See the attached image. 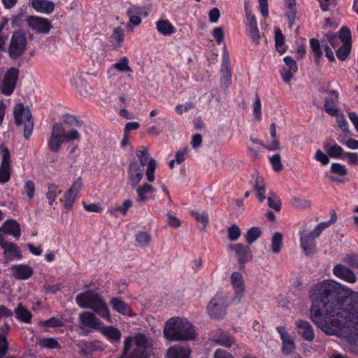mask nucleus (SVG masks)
<instances>
[{
    "label": "nucleus",
    "mask_w": 358,
    "mask_h": 358,
    "mask_svg": "<svg viewBox=\"0 0 358 358\" xmlns=\"http://www.w3.org/2000/svg\"><path fill=\"white\" fill-rule=\"evenodd\" d=\"M348 290L331 279L317 282L309 290L310 318L327 335H338L350 322L358 330V292L346 296Z\"/></svg>",
    "instance_id": "obj_1"
},
{
    "label": "nucleus",
    "mask_w": 358,
    "mask_h": 358,
    "mask_svg": "<svg viewBox=\"0 0 358 358\" xmlns=\"http://www.w3.org/2000/svg\"><path fill=\"white\" fill-rule=\"evenodd\" d=\"M76 301L80 308L93 310V312L85 311L79 314L78 331L80 335L87 336L93 330L99 331L103 322L96 316L95 313L108 322H112L109 308L101 294L86 289L85 292L76 296Z\"/></svg>",
    "instance_id": "obj_2"
},
{
    "label": "nucleus",
    "mask_w": 358,
    "mask_h": 358,
    "mask_svg": "<svg viewBox=\"0 0 358 358\" xmlns=\"http://www.w3.org/2000/svg\"><path fill=\"white\" fill-rule=\"evenodd\" d=\"M164 336L169 341H193L196 338L194 326L187 319L171 317L166 323Z\"/></svg>",
    "instance_id": "obj_3"
},
{
    "label": "nucleus",
    "mask_w": 358,
    "mask_h": 358,
    "mask_svg": "<svg viewBox=\"0 0 358 358\" xmlns=\"http://www.w3.org/2000/svg\"><path fill=\"white\" fill-rule=\"evenodd\" d=\"M323 231L324 229L320 227L319 224L313 231L309 232H306L304 229H299L301 247L306 256H311L315 252V239L320 236Z\"/></svg>",
    "instance_id": "obj_4"
},
{
    "label": "nucleus",
    "mask_w": 358,
    "mask_h": 358,
    "mask_svg": "<svg viewBox=\"0 0 358 358\" xmlns=\"http://www.w3.org/2000/svg\"><path fill=\"white\" fill-rule=\"evenodd\" d=\"M15 124L17 126H20L23 122V117L25 118L26 122L24 126V138L28 140L32 134L34 128V122L32 115L30 110L27 108H25L23 103H18L15 105L13 110Z\"/></svg>",
    "instance_id": "obj_5"
},
{
    "label": "nucleus",
    "mask_w": 358,
    "mask_h": 358,
    "mask_svg": "<svg viewBox=\"0 0 358 358\" xmlns=\"http://www.w3.org/2000/svg\"><path fill=\"white\" fill-rule=\"evenodd\" d=\"M27 41L25 35L21 31H15L11 37L8 46V55L12 59L20 57L25 51Z\"/></svg>",
    "instance_id": "obj_6"
},
{
    "label": "nucleus",
    "mask_w": 358,
    "mask_h": 358,
    "mask_svg": "<svg viewBox=\"0 0 358 358\" xmlns=\"http://www.w3.org/2000/svg\"><path fill=\"white\" fill-rule=\"evenodd\" d=\"M227 306L224 298L217 294L208 303L206 308L207 313L211 318L222 319L226 314Z\"/></svg>",
    "instance_id": "obj_7"
},
{
    "label": "nucleus",
    "mask_w": 358,
    "mask_h": 358,
    "mask_svg": "<svg viewBox=\"0 0 358 358\" xmlns=\"http://www.w3.org/2000/svg\"><path fill=\"white\" fill-rule=\"evenodd\" d=\"M19 70L14 67L7 70L1 87V92L3 95L10 96L13 94L19 77Z\"/></svg>",
    "instance_id": "obj_8"
},
{
    "label": "nucleus",
    "mask_w": 358,
    "mask_h": 358,
    "mask_svg": "<svg viewBox=\"0 0 358 358\" xmlns=\"http://www.w3.org/2000/svg\"><path fill=\"white\" fill-rule=\"evenodd\" d=\"M26 21L27 26L38 34H48L52 28L50 21L43 17L29 15L27 17Z\"/></svg>",
    "instance_id": "obj_9"
},
{
    "label": "nucleus",
    "mask_w": 358,
    "mask_h": 358,
    "mask_svg": "<svg viewBox=\"0 0 358 358\" xmlns=\"http://www.w3.org/2000/svg\"><path fill=\"white\" fill-rule=\"evenodd\" d=\"M229 248L235 252L241 270L245 268V263L252 260L253 256L249 245L243 243L231 245Z\"/></svg>",
    "instance_id": "obj_10"
},
{
    "label": "nucleus",
    "mask_w": 358,
    "mask_h": 358,
    "mask_svg": "<svg viewBox=\"0 0 358 358\" xmlns=\"http://www.w3.org/2000/svg\"><path fill=\"white\" fill-rule=\"evenodd\" d=\"M144 167L138 165V162L134 159L130 162L127 169V178L130 185L135 188L143 178Z\"/></svg>",
    "instance_id": "obj_11"
},
{
    "label": "nucleus",
    "mask_w": 358,
    "mask_h": 358,
    "mask_svg": "<svg viewBox=\"0 0 358 358\" xmlns=\"http://www.w3.org/2000/svg\"><path fill=\"white\" fill-rule=\"evenodd\" d=\"M78 354L83 357H91L94 353L99 350V342L96 341H79L77 344Z\"/></svg>",
    "instance_id": "obj_12"
},
{
    "label": "nucleus",
    "mask_w": 358,
    "mask_h": 358,
    "mask_svg": "<svg viewBox=\"0 0 358 358\" xmlns=\"http://www.w3.org/2000/svg\"><path fill=\"white\" fill-rule=\"evenodd\" d=\"M298 334L304 340L312 342L315 337V331L310 323L306 320H299L296 322Z\"/></svg>",
    "instance_id": "obj_13"
},
{
    "label": "nucleus",
    "mask_w": 358,
    "mask_h": 358,
    "mask_svg": "<svg viewBox=\"0 0 358 358\" xmlns=\"http://www.w3.org/2000/svg\"><path fill=\"white\" fill-rule=\"evenodd\" d=\"M334 275L349 283H354L357 281L355 273L349 268L343 264H336L333 268Z\"/></svg>",
    "instance_id": "obj_14"
},
{
    "label": "nucleus",
    "mask_w": 358,
    "mask_h": 358,
    "mask_svg": "<svg viewBox=\"0 0 358 358\" xmlns=\"http://www.w3.org/2000/svg\"><path fill=\"white\" fill-rule=\"evenodd\" d=\"M231 283L234 289L235 299L240 301L245 292V282L243 277L240 272L234 271L231 275Z\"/></svg>",
    "instance_id": "obj_15"
},
{
    "label": "nucleus",
    "mask_w": 358,
    "mask_h": 358,
    "mask_svg": "<svg viewBox=\"0 0 358 358\" xmlns=\"http://www.w3.org/2000/svg\"><path fill=\"white\" fill-rule=\"evenodd\" d=\"M213 341L225 348H231L235 343L234 337L229 332L220 329H217L213 335Z\"/></svg>",
    "instance_id": "obj_16"
},
{
    "label": "nucleus",
    "mask_w": 358,
    "mask_h": 358,
    "mask_svg": "<svg viewBox=\"0 0 358 358\" xmlns=\"http://www.w3.org/2000/svg\"><path fill=\"white\" fill-rule=\"evenodd\" d=\"M112 308L118 313L128 317H133L131 307L120 296H113L110 300Z\"/></svg>",
    "instance_id": "obj_17"
},
{
    "label": "nucleus",
    "mask_w": 358,
    "mask_h": 358,
    "mask_svg": "<svg viewBox=\"0 0 358 358\" xmlns=\"http://www.w3.org/2000/svg\"><path fill=\"white\" fill-rule=\"evenodd\" d=\"M13 276L18 280H27L34 273L33 268L28 264H15L10 267Z\"/></svg>",
    "instance_id": "obj_18"
},
{
    "label": "nucleus",
    "mask_w": 358,
    "mask_h": 358,
    "mask_svg": "<svg viewBox=\"0 0 358 358\" xmlns=\"http://www.w3.org/2000/svg\"><path fill=\"white\" fill-rule=\"evenodd\" d=\"M99 332L112 344L119 343L122 336V333L117 328L113 326H106L104 323Z\"/></svg>",
    "instance_id": "obj_19"
},
{
    "label": "nucleus",
    "mask_w": 358,
    "mask_h": 358,
    "mask_svg": "<svg viewBox=\"0 0 358 358\" xmlns=\"http://www.w3.org/2000/svg\"><path fill=\"white\" fill-rule=\"evenodd\" d=\"M329 96L324 99V108L325 111L331 116H336L338 109L336 106L338 99V92L334 90L329 91Z\"/></svg>",
    "instance_id": "obj_20"
},
{
    "label": "nucleus",
    "mask_w": 358,
    "mask_h": 358,
    "mask_svg": "<svg viewBox=\"0 0 358 358\" xmlns=\"http://www.w3.org/2000/svg\"><path fill=\"white\" fill-rule=\"evenodd\" d=\"M31 6L38 13L50 14L53 12L55 4L49 0H32Z\"/></svg>",
    "instance_id": "obj_21"
},
{
    "label": "nucleus",
    "mask_w": 358,
    "mask_h": 358,
    "mask_svg": "<svg viewBox=\"0 0 358 358\" xmlns=\"http://www.w3.org/2000/svg\"><path fill=\"white\" fill-rule=\"evenodd\" d=\"M191 350L188 347L172 346L167 350V358H190Z\"/></svg>",
    "instance_id": "obj_22"
},
{
    "label": "nucleus",
    "mask_w": 358,
    "mask_h": 358,
    "mask_svg": "<svg viewBox=\"0 0 358 358\" xmlns=\"http://www.w3.org/2000/svg\"><path fill=\"white\" fill-rule=\"evenodd\" d=\"M0 228L3 233L12 235L16 238H20L21 235L20 224L14 220H7Z\"/></svg>",
    "instance_id": "obj_23"
},
{
    "label": "nucleus",
    "mask_w": 358,
    "mask_h": 358,
    "mask_svg": "<svg viewBox=\"0 0 358 358\" xmlns=\"http://www.w3.org/2000/svg\"><path fill=\"white\" fill-rule=\"evenodd\" d=\"M5 246L3 255L8 260L22 259V252L16 244L10 242L8 244H6Z\"/></svg>",
    "instance_id": "obj_24"
},
{
    "label": "nucleus",
    "mask_w": 358,
    "mask_h": 358,
    "mask_svg": "<svg viewBox=\"0 0 358 358\" xmlns=\"http://www.w3.org/2000/svg\"><path fill=\"white\" fill-rule=\"evenodd\" d=\"M14 313L17 320L24 323H31L33 315L31 313L27 308H26L22 303L17 304V306L14 310Z\"/></svg>",
    "instance_id": "obj_25"
},
{
    "label": "nucleus",
    "mask_w": 358,
    "mask_h": 358,
    "mask_svg": "<svg viewBox=\"0 0 358 358\" xmlns=\"http://www.w3.org/2000/svg\"><path fill=\"white\" fill-rule=\"evenodd\" d=\"M124 31L122 27H117L113 29L110 42L114 50H117L121 48L124 41Z\"/></svg>",
    "instance_id": "obj_26"
},
{
    "label": "nucleus",
    "mask_w": 358,
    "mask_h": 358,
    "mask_svg": "<svg viewBox=\"0 0 358 358\" xmlns=\"http://www.w3.org/2000/svg\"><path fill=\"white\" fill-rule=\"evenodd\" d=\"M155 191V188L148 183H145L136 189L138 201L145 202L149 199V195L152 194Z\"/></svg>",
    "instance_id": "obj_27"
},
{
    "label": "nucleus",
    "mask_w": 358,
    "mask_h": 358,
    "mask_svg": "<svg viewBox=\"0 0 358 358\" xmlns=\"http://www.w3.org/2000/svg\"><path fill=\"white\" fill-rule=\"evenodd\" d=\"M129 60L127 57L124 56L120 59L111 65L108 69V73H110L112 71L117 69L120 73L133 72L131 68L129 66Z\"/></svg>",
    "instance_id": "obj_28"
},
{
    "label": "nucleus",
    "mask_w": 358,
    "mask_h": 358,
    "mask_svg": "<svg viewBox=\"0 0 358 358\" xmlns=\"http://www.w3.org/2000/svg\"><path fill=\"white\" fill-rule=\"evenodd\" d=\"M157 31L164 35L170 36L176 31L175 27L169 21L160 20L156 23Z\"/></svg>",
    "instance_id": "obj_29"
},
{
    "label": "nucleus",
    "mask_w": 358,
    "mask_h": 358,
    "mask_svg": "<svg viewBox=\"0 0 358 358\" xmlns=\"http://www.w3.org/2000/svg\"><path fill=\"white\" fill-rule=\"evenodd\" d=\"M309 43L311 52L313 54L314 62L318 65L322 56V45H321L318 39L313 38L310 39Z\"/></svg>",
    "instance_id": "obj_30"
},
{
    "label": "nucleus",
    "mask_w": 358,
    "mask_h": 358,
    "mask_svg": "<svg viewBox=\"0 0 358 358\" xmlns=\"http://www.w3.org/2000/svg\"><path fill=\"white\" fill-rule=\"evenodd\" d=\"M132 201L130 199L124 201L122 206L110 208L108 212L113 217H117L118 214L121 213L123 215L127 214L129 208L132 206Z\"/></svg>",
    "instance_id": "obj_31"
},
{
    "label": "nucleus",
    "mask_w": 358,
    "mask_h": 358,
    "mask_svg": "<svg viewBox=\"0 0 358 358\" xmlns=\"http://www.w3.org/2000/svg\"><path fill=\"white\" fill-rule=\"evenodd\" d=\"M285 3L287 8L285 15L289 25L292 26L296 19L297 11L296 8V0H285Z\"/></svg>",
    "instance_id": "obj_32"
},
{
    "label": "nucleus",
    "mask_w": 358,
    "mask_h": 358,
    "mask_svg": "<svg viewBox=\"0 0 358 358\" xmlns=\"http://www.w3.org/2000/svg\"><path fill=\"white\" fill-rule=\"evenodd\" d=\"M285 36L282 33V31L279 27L275 29V48L277 49L278 52L282 55L284 54L287 48L285 46Z\"/></svg>",
    "instance_id": "obj_33"
},
{
    "label": "nucleus",
    "mask_w": 358,
    "mask_h": 358,
    "mask_svg": "<svg viewBox=\"0 0 358 358\" xmlns=\"http://www.w3.org/2000/svg\"><path fill=\"white\" fill-rule=\"evenodd\" d=\"M64 143L63 138L50 135L48 140V148L52 152L57 153L60 150Z\"/></svg>",
    "instance_id": "obj_34"
},
{
    "label": "nucleus",
    "mask_w": 358,
    "mask_h": 358,
    "mask_svg": "<svg viewBox=\"0 0 358 358\" xmlns=\"http://www.w3.org/2000/svg\"><path fill=\"white\" fill-rule=\"evenodd\" d=\"M262 235V231L258 227H252L249 229L245 235V239L248 245L252 244Z\"/></svg>",
    "instance_id": "obj_35"
},
{
    "label": "nucleus",
    "mask_w": 358,
    "mask_h": 358,
    "mask_svg": "<svg viewBox=\"0 0 358 358\" xmlns=\"http://www.w3.org/2000/svg\"><path fill=\"white\" fill-rule=\"evenodd\" d=\"M282 348L281 351L283 355L287 356L292 354L296 349V345L294 340L290 336L281 340Z\"/></svg>",
    "instance_id": "obj_36"
},
{
    "label": "nucleus",
    "mask_w": 358,
    "mask_h": 358,
    "mask_svg": "<svg viewBox=\"0 0 358 358\" xmlns=\"http://www.w3.org/2000/svg\"><path fill=\"white\" fill-rule=\"evenodd\" d=\"M352 49V44L342 43L336 52V57L340 61H345L350 55Z\"/></svg>",
    "instance_id": "obj_37"
},
{
    "label": "nucleus",
    "mask_w": 358,
    "mask_h": 358,
    "mask_svg": "<svg viewBox=\"0 0 358 358\" xmlns=\"http://www.w3.org/2000/svg\"><path fill=\"white\" fill-rule=\"evenodd\" d=\"M327 155L334 159H344L342 157V155H345V152L341 146L335 143L332 146H331L329 149L327 150Z\"/></svg>",
    "instance_id": "obj_38"
},
{
    "label": "nucleus",
    "mask_w": 358,
    "mask_h": 358,
    "mask_svg": "<svg viewBox=\"0 0 358 358\" xmlns=\"http://www.w3.org/2000/svg\"><path fill=\"white\" fill-rule=\"evenodd\" d=\"M282 243V236L279 232H275L271 240V250L273 253L280 252Z\"/></svg>",
    "instance_id": "obj_39"
},
{
    "label": "nucleus",
    "mask_w": 358,
    "mask_h": 358,
    "mask_svg": "<svg viewBox=\"0 0 358 358\" xmlns=\"http://www.w3.org/2000/svg\"><path fill=\"white\" fill-rule=\"evenodd\" d=\"M136 155L139 160L138 165H142L143 167H145L147 163H148L150 157L148 149L143 146L141 150H136Z\"/></svg>",
    "instance_id": "obj_40"
},
{
    "label": "nucleus",
    "mask_w": 358,
    "mask_h": 358,
    "mask_svg": "<svg viewBox=\"0 0 358 358\" xmlns=\"http://www.w3.org/2000/svg\"><path fill=\"white\" fill-rule=\"evenodd\" d=\"M156 166H157L156 160L154 159H149L148 163L147 169L145 171V176H146L147 180L150 182H152L155 179V172L156 170Z\"/></svg>",
    "instance_id": "obj_41"
},
{
    "label": "nucleus",
    "mask_w": 358,
    "mask_h": 358,
    "mask_svg": "<svg viewBox=\"0 0 358 358\" xmlns=\"http://www.w3.org/2000/svg\"><path fill=\"white\" fill-rule=\"evenodd\" d=\"M148 350L136 347L135 350L128 355V356L122 355L119 358H148Z\"/></svg>",
    "instance_id": "obj_42"
},
{
    "label": "nucleus",
    "mask_w": 358,
    "mask_h": 358,
    "mask_svg": "<svg viewBox=\"0 0 358 358\" xmlns=\"http://www.w3.org/2000/svg\"><path fill=\"white\" fill-rule=\"evenodd\" d=\"M338 33L337 36L339 37L342 43L352 44L351 31L348 27H341Z\"/></svg>",
    "instance_id": "obj_43"
},
{
    "label": "nucleus",
    "mask_w": 358,
    "mask_h": 358,
    "mask_svg": "<svg viewBox=\"0 0 358 358\" xmlns=\"http://www.w3.org/2000/svg\"><path fill=\"white\" fill-rule=\"evenodd\" d=\"M63 124L71 128H79L82 126V122L75 116L66 114L64 116Z\"/></svg>",
    "instance_id": "obj_44"
},
{
    "label": "nucleus",
    "mask_w": 358,
    "mask_h": 358,
    "mask_svg": "<svg viewBox=\"0 0 358 358\" xmlns=\"http://www.w3.org/2000/svg\"><path fill=\"white\" fill-rule=\"evenodd\" d=\"M41 346L47 349H61V345L55 338H43L41 341Z\"/></svg>",
    "instance_id": "obj_45"
},
{
    "label": "nucleus",
    "mask_w": 358,
    "mask_h": 358,
    "mask_svg": "<svg viewBox=\"0 0 358 358\" xmlns=\"http://www.w3.org/2000/svg\"><path fill=\"white\" fill-rule=\"evenodd\" d=\"M241 234V231L238 226L233 224L227 229V238L231 241H237Z\"/></svg>",
    "instance_id": "obj_46"
},
{
    "label": "nucleus",
    "mask_w": 358,
    "mask_h": 358,
    "mask_svg": "<svg viewBox=\"0 0 358 358\" xmlns=\"http://www.w3.org/2000/svg\"><path fill=\"white\" fill-rule=\"evenodd\" d=\"M193 217L198 222L202 224L203 227H206L209 222L208 214L206 212L199 213L197 211L192 210L191 212Z\"/></svg>",
    "instance_id": "obj_47"
},
{
    "label": "nucleus",
    "mask_w": 358,
    "mask_h": 358,
    "mask_svg": "<svg viewBox=\"0 0 358 358\" xmlns=\"http://www.w3.org/2000/svg\"><path fill=\"white\" fill-rule=\"evenodd\" d=\"M268 159L274 171L278 172L282 169L280 154H275L273 156L268 157Z\"/></svg>",
    "instance_id": "obj_48"
},
{
    "label": "nucleus",
    "mask_w": 358,
    "mask_h": 358,
    "mask_svg": "<svg viewBox=\"0 0 358 358\" xmlns=\"http://www.w3.org/2000/svg\"><path fill=\"white\" fill-rule=\"evenodd\" d=\"M76 196V194L68 190L65 192L64 196V206L66 210H70L73 208Z\"/></svg>",
    "instance_id": "obj_49"
},
{
    "label": "nucleus",
    "mask_w": 358,
    "mask_h": 358,
    "mask_svg": "<svg viewBox=\"0 0 358 358\" xmlns=\"http://www.w3.org/2000/svg\"><path fill=\"white\" fill-rule=\"evenodd\" d=\"M248 35L257 44L259 43L260 34L257 24L247 27Z\"/></svg>",
    "instance_id": "obj_50"
},
{
    "label": "nucleus",
    "mask_w": 358,
    "mask_h": 358,
    "mask_svg": "<svg viewBox=\"0 0 358 358\" xmlns=\"http://www.w3.org/2000/svg\"><path fill=\"white\" fill-rule=\"evenodd\" d=\"M80 135L76 128H71L68 131L65 132L63 140L64 142L69 143L74 140H79Z\"/></svg>",
    "instance_id": "obj_51"
},
{
    "label": "nucleus",
    "mask_w": 358,
    "mask_h": 358,
    "mask_svg": "<svg viewBox=\"0 0 358 358\" xmlns=\"http://www.w3.org/2000/svg\"><path fill=\"white\" fill-rule=\"evenodd\" d=\"M57 196V186L55 184H51L48 186V191L46 193V198L48 200V203L52 206L55 202Z\"/></svg>",
    "instance_id": "obj_52"
},
{
    "label": "nucleus",
    "mask_w": 358,
    "mask_h": 358,
    "mask_svg": "<svg viewBox=\"0 0 358 358\" xmlns=\"http://www.w3.org/2000/svg\"><path fill=\"white\" fill-rule=\"evenodd\" d=\"M290 203L293 206L301 209H305L310 206V203L308 200L300 197L292 198Z\"/></svg>",
    "instance_id": "obj_53"
},
{
    "label": "nucleus",
    "mask_w": 358,
    "mask_h": 358,
    "mask_svg": "<svg viewBox=\"0 0 358 358\" xmlns=\"http://www.w3.org/2000/svg\"><path fill=\"white\" fill-rule=\"evenodd\" d=\"M136 347L148 350V341L147 337L142 334H138L135 336Z\"/></svg>",
    "instance_id": "obj_54"
},
{
    "label": "nucleus",
    "mask_w": 358,
    "mask_h": 358,
    "mask_svg": "<svg viewBox=\"0 0 358 358\" xmlns=\"http://www.w3.org/2000/svg\"><path fill=\"white\" fill-rule=\"evenodd\" d=\"M331 172L341 176H345L348 173L345 166L339 163L331 164Z\"/></svg>",
    "instance_id": "obj_55"
},
{
    "label": "nucleus",
    "mask_w": 358,
    "mask_h": 358,
    "mask_svg": "<svg viewBox=\"0 0 358 358\" xmlns=\"http://www.w3.org/2000/svg\"><path fill=\"white\" fill-rule=\"evenodd\" d=\"M10 178V166H0V184L7 182Z\"/></svg>",
    "instance_id": "obj_56"
},
{
    "label": "nucleus",
    "mask_w": 358,
    "mask_h": 358,
    "mask_svg": "<svg viewBox=\"0 0 358 358\" xmlns=\"http://www.w3.org/2000/svg\"><path fill=\"white\" fill-rule=\"evenodd\" d=\"M24 193L29 199H33L35 194V184L32 180L26 181L24 185Z\"/></svg>",
    "instance_id": "obj_57"
},
{
    "label": "nucleus",
    "mask_w": 358,
    "mask_h": 358,
    "mask_svg": "<svg viewBox=\"0 0 358 358\" xmlns=\"http://www.w3.org/2000/svg\"><path fill=\"white\" fill-rule=\"evenodd\" d=\"M66 129L63 123H55L52 126L51 135L63 138Z\"/></svg>",
    "instance_id": "obj_58"
},
{
    "label": "nucleus",
    "mask_w": 358,
    "mask_h": 358,
    "mask_svg": "<svg viewBox=\"0 0 358 358\" xmlns=\"http://www.w3.org/2000/svg\"><path fill=\"white\" fill-rule=\"evenodd\" d=\"M136 241L140 246H143L149 243L150 236L147 232L141 231L136 235Z\"/></svg>",
    "instance_id": "obj_59"
},
{
    "label": "nucleus",
    "mask_w": 358,
    "mask_h": 358,
    "mask_svg": "<svg viewBox=\"0 0 358 358\" xmlns=\"http://www.w3.org/2000/svg\"><path fill=\"white\" fill-rule=\"evenodd\" d=\"M41 323L43 325L50 327H59L64 325L63 322L55 317H52L48 320L42 321Z\"/></svg>",
    "instance_id": "obj_60"
},
{
    "label": "nucleus",
    "mask_w": 358,
    "mask_h": 358,
    "mask_svg": "<svg viewBox=\"0 0 358 358\" xmlns=\"http://www.w3.org/2000/svg\"><path fill=\"white\" fill-rule=\"evenodd\" d=\"M253 114L257 120H260L262 119V103L258 95L256 96L254 102Z\"/></svg>",
    "instance_id": "obj_61"
},
{
    "label": "nucleus",
    "mask_w": 358,
    "mask_h": 358,
    "mask_svg": "<svg viewBox=\"0 0 358 358\" xmlns=\"http://www.w3.org/2000/svg\"><path fill=\"white\" fill-rule=\"evenodd\" d=\"M343 262L351 267L358 268V255L348 254L343 259Z\"/></svg>",
    "instance_id": "obj_62"
},
{
    "label": "nucleus",
    "mask_w": 358,
    "mask_h": 358,
    "mask_svg": "<svg viewBox=\"0 0 358 358\" xmlns=\"http://www.w3.org/2000/svg\"><path fill=\"white\" fill-rule=\"evenodd\" d=\"M329 156L324 154L321 150H317L315 155V159L320 162L322 165L324 166L329 163Z\"/></svg>",
    "instance_id": "obj_63"
},
{
    "label": "nucleus",
    "mask_w": 358,
    "mask_h": 358,
    "mask_svg": "<svg viewBox=\"0 0 358 358\" xmlns=\"http://www.w3.org/2000/svg\"><path fill=\"white\" fill-rule=\"evenodd\" d=\"M283 61L287 68V70H289L294 72H297L298 66L295 60L290 56H286L284 57Z\"/></svg>",
    "instance_id": "obj_64"
}]
</instances>
